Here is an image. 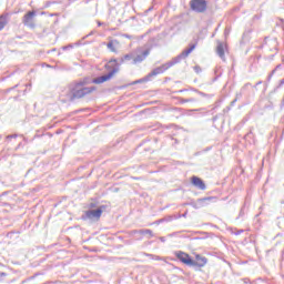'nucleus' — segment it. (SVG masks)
<instances>
[{
  "instance_id": "1",
  "label": "nucleus",
  "mask_w": 284,
  "mask_h": 284,
  "mask_svg": "<svg viewBox=\"0 0 284 284\" xmlns=\"http://www.w3.org/2000/svg\"><path fill=\"white\" fill-rule=\"evenodd\" d=\"M195 48H196V44H190V48L182 51L178 57L173 58L171 61L162 64L161 67L153 69L148 75L135 81L134 83H145L148 81H152L153 77H159V74H163V72H165L166 70H170L172 65H176V63H181L183 59H187V57H190V54L194 52Z\"/></svg>"
},
{
  "instance_id": "2",
  "label": "nucleus",
  "mask_w": 284,
  "mask_h": 284,
  "mask_svg": "<svg viewBox=\"0 0 284 284\" xmlns=\"http://www.w3.org/2000/svg\"><path fill=\"white\" fill-rule=\"evenodd\" d=\"M69 90L72 94V99H83V97H88V94L95 92L97 87H84L79 84V82H72L69 85Z\"/></svg>"
},
{
  "instance_id": "3",
  "label": "nucleus",
  "mask_w": 284,
  "mask_h": 284,
  "mask_svg": "<svg viewBox=\"0 0 284 284\" xmlns=\"http://www.w3.org/2000/svg\"><path fill=\"white\" fill-rule=\"evenodd\" d=\"M114 72H109L102 77H98V78H83L82 80H78L75 82H78L80 85H83L85 88V85H90L92 83H94L95 85H101V83H105V81H110V79H112V77H114Z\"/></svg>"
},
{
  "instance_id": "4",
  "label": "nucleus",
  "mask_w": 284,
  "mask_h": 284,
  "mask_svg": "<svg viewBox=\"0 0 284 284\" xmlns=\"http://www.w3.org/2000/svg\"><path fill=\"white\" fill-rule=\"evenodd\" d=\"M190 9L193 12H197L199 14H202L207 10V0H191Z\"/></svg>"
},
{
  "instance_id": "5",
  "label": "nucleus",
  "mask_w": 284,
  "mask_h": 284,
  "mask_svg": "<svg viewBox=\"0 0 284 284\" xmlns=\"http://www.w3.org/2000/svg\"><path fill=\"white\" fill-rule=\"evenodd\" d=\"M103 207L105 206L87 211L84 215H82V221H99L101 219V214H103Z\"/></svg>"
},
{
  "instance_id": "6",
  "label": "nucleus",
  "mask_w": 284,
  "mask_h": 284,
  "mask_svg": "<svg viewBox=\"0 0 284 284\" xmlns=\"http://www.w3.org/2000/svg\"><path fill=\"white\" fill-rule=\"evenodd\" d=\"M34 17H37V11L32 10L27 12L22 18V23L30 30H34L37 28V23L34 22Z\"/></svg>"
},
{
  "instance_id": "7",
  "label": "nucleus",
  "mask_w": 284,
  "mask_h": 284,
  "mask_svg": "<svg viewBox=\"0 0 284 284\" xmlns=\"http://www.w3.org/2000/svg\"><path fill=\"white\" fill-rule=\"evenodd\" d=\"M174 255L176 256L180 263L187 265V267H192V265H194V260L190 256V254L183 251H176Z\"/></svg>"
},
{
  "instance_id": "8",
  "label": "nucleus",
  "mask_w": 284,
  "mask_h": 284,
  "mask_svg": "<svg viewBox=\"0 0 284 284\" xmlns=\"http://www.w3.org/2000/svg\"><path fill=\"white\" fill-rule=\"evenodd\" d=\"M205 265H207V257L197 254L195 255V260H193L191 267H205Z\"/></svg>"
},
{
  "instance_id": "9",
  "label": "nucleus",
  "mask_w": 284,
  "mask_h": 284,
  "mask_svg": "<svg viewBox=\"0 0 284 284\" xmlns=\"http://www.w3.org/2000/svg\"><path fill=\"white\" fill-rule=\"evenodd\" d=\"M120 63L116 59H111L106 64H105V68L106 70H111L109 72H114L113 73V77L114 74H116V72H119V68H120Z\"/></svg>"
},
{
  "instance_id": "10",
  "label": "nucleus",
  "mask_w": 284,
  "mask_h": 284,
  "mask_svg": "<svg viewBox=\"0 0 284 284\" xmlns=\"http://www.w3.org/2000/svg\"><path fill=\"white\" fill-rule=\"evenodd\" d=\"M148 57H150L149 49L144 50L142 52V54H138L135 58H133L132 65H136V63H143V61H145V59H148Z\"/></svg>"
},
{
  "instance_id": "11",
  "label": "nucleus",
  "mask_w": 284,
  "mask_h": 284,
  "mask_svg": "<svg viewBox=\"0 0 284 284\" xmlns=\"http://www.w3.org/2000/svg\"><path fill=\"white\" fill-rule=\"evenodd\" d=\"M106 48L108 50H110V52H113L114 54H118L119 53V40L116 39H113V40H110L108 43H106Z\"/></svg>"
},
{
  "instance_id": "12",
  "label": "nucleus",
  "mask_w": 284,
  "mask_h": 284,
  "mask_svg": "<svg viewBox=\"0 0 284 284\" xmlns=\"http://www.w3.org/2000/svg\"><path fill=\"white\" fill-rule=\"evenodd\" d=\"M225 48H227V45L223 42H217L216 54L222 59V61H225Z\"/></svg>"
},
{
  "instance_id": "13",
  "label": "nucleus",
  "mask_w": 284,
  "mask_h": 284,
  "mask_svg": "<svg viewBox=\"0 0 284 284\" xmlns=\"http://www.w3.org/2000/svg\"><path fill=\"white\" fill-rule=\"evenodd\" d=\"M192 185H194V187H197V190H206L207 187L205 186V182H203L199 176L192 178Z\"/></svg>"
},
{
  "instance_id": "14",
  "label": "nucleus",
  "mask_w": 284,
  "mask_h": 284,
  "mask_svg": "<svg viewBox=\"0 0 284 284\" xmlns=\"http://www.w3.org/2000/svg\"><path fill=\"white\" fill-rule=\"evenodd\" d=\"M132 234H141L142 236H148V239H153L154 232L150 229H142V230H134L132 231Z\"/></svg>"
},
{
  "instance_id": "15",
  "label": "nucleus",
  "mask_w": 284,
  "mask_h": 284,
  "mask_svg": "<svg viewBox=\"0 0 284 284\" xmlns=\"http://www.w3.org/2000/svg\"><path fill=\"white\" fill-rule=\"evenodd\" d=\"M179 101L180 103H196V98H189V99H185V98H179Z\"/></svg>"
},
{
  "instance_id": "16",
  "label": "nucleus",
  "mask_w": 284,
  "mask_h": 284,
  "mask_svg": "<svg viewBox=\"0 0 284 284\" xmlns=\"http://www.w3.org/2000/svg\"><path fill=\"white\" fill-rule=\"evenodd\" d=\"M8 24V18L6 16H0V30H3Z\"/></svg>"
},
{
  "instance_id": "17",
  "label": "nucleus",
  "mask_w": 284,
  "mask_h": 284,
  "mask_svg": "<svg viewBox=\"0 0 284 284\" xmlns=\"http://www.w3.org/2000/svg\"><path fill=\"white\" fill-rule=\"evenodd\" d=\"M193 92H196L197 94H200V97H203L204 99H212V94H207V93H205V92H203V91H199V90H196V89H191Z\"/></svg>"
},
{
  "instance_id": "18",
  "label": "nucleus",
  "mask_w": 284,
  "mask_h": 284,
  "mask_svg": "<svg viewBox=\"0 0 284 284\" xmlns=\"http://www.w3.org/2000/svg\"><path fill=\"white\" fill-rule=\"evenodd\" d=\"M133 55L132 53L125 54L122 59H121V63H123L124 61H132Z\"/></svg>"
},
{
  "instance_id": "19",
  "label": "nucleus",
  "mask_w": 284,
  "mask_h": 284,
  "mask_svg": "<svg viewBox=\"0 0 284 284\" xmlns=\"http://www.w3.org/2000/svg\"><path fill=\"white\" fill-rule=\"evenodd\" d=\"M283 87H284V79L280 80L278 85L274 88V92H276L277 90H281V88Z\"/></svg>"
},
{
  "instance_id": "20",
  "label": "nucleus",
  "mask_w": 284,
  "mask_h": 284,
  "mask_svg": "<svg viewBox=\"0 0 284 284\" xmlns=\"http://www.w3.org/2000/svg\"><path fill=\"white\" fill-rule=\"evenodd\" d=\"M146 256H149V258H153V261H161L159 255L146 254Z\"/></svg>"
},
{
  "instance_id": "21",
  "label": "nucleus",
  "mask_w": 284,
  "mask_h": 284,
  "mask_svg": "<svg viewBox=\"0 0 284 284\" xmlns=\"http://www.w3.org/2000/svg\"><path fill=\"white\" fill-rule=\"evenodd\" d=\"M72 48H74V45L73 44H68V45H64V47H62V50H72Z\"/></svg>"
},
{
  "instance_id": "22",
  "label": "nucleus",
  "mask_w": 284,
  "mask_h": 284,
  "mask_svg": "<svg viewBox=\"0 0 284 284\" xmlns=\"http://www.w3.org/2000/svg\"><path fill=\"white\" fill-rule=\"evenodd\" d=\"M18 136H19V134L14 133V134H11V135H7L6 139L7 140L17 139Z\"/></svg>"
},
{
  "instance_id": "23",
  "label": "nucleus",
  "mask_w": 284,
  "mask_h": 284,
  "mask_svg": "<svg viewBox=\"0 0 284 284\" xmlns=\"http://www.w3.org/2000/svg\"><path fill=\"white\" fill-rule=\"evenodd\" d=\"M204 201H212V197L199 199V200H197V203H203Z\"/></svg>"
},
{
  "instance_id": "24",
  "label": "nucleus",
  "mask_w": 284,
  "mask_h": 284,
  "mask_svg": "<svg viewBox=\"0 0 284 284\" xmlns=\"http://www.w3.org/2000/svg\"><path fill=\"white\" fill-rule=\"evenodd\" d=\"M194 70H195V72H196V74H201V72H202V69H201V67H199V65H195V67H194Z\"/></svg>"
},
{
  "instance_id": "25",
  "label": "nucleus",
  "mask_w": 284,
  "mask_h": 284,
  "mask_svg": "<svg viewBox=\"0 0 284 284\" xmlns=\"http://www.w3.org/2000/svg\"><path fill=\"white\" fill-rule=\"evenodd\" d=\"M275 73H276V70H273V71L271 72V74H268L267 81H272V77H274Z\"/></svg>"
},
{
  "instance_id": "26",
  "label": "nucleus",
  "mask_w": 284,
  "mask_h": 284,
  "mask_svg": "<svg viewBox=\"0 0 284 284\" xmlns=\"http://www.w3.org/2000/svg\"><path fill=\"white\" fill-rule=\"evenodd\" d=\"M161 223H165V219H160L154 222L155 225H161Z\"/></svg>"
},
{
  "instance_id": "27",
  "label": "nucleus",
  "mask_w": 284,
  "mask_h": 284,
  "mask_svg": "<svg viewBox=\"0 0 284 284\" xmlns=\"http://www.w3.org/2000/svg\"><path fill=\"white\" fill-rule=\"evenodd\" d=\"M6 276H8L7 273L0 272V281H3V278H6Z\"/></svg>"
},
{
  "instance_id": "28",
  "label": "nucleus",
  "mask_w": 284,
  "mask_h": 284,
  "mask_svg": "<svg viewBox=\"0 0 284 284\" xmlns=\"http://www.w3.org/2000/svg\"><path fill=\"white\" fill-rule=\"evenodd\" d=\"M241 216H245L244 207H242V209H241V211H240V215H239V219H241Z\"/></svg>"
},
{
  "instance_id": "29",
  "label": "nucleus",
  "mask_w": 284,
  "mask_h": 284,
  "mask_svg": "<svg viewBox=\"0 0 284 284\" xmlns=\"http://www.w3.org/2000/svg\"><path fill=\"white\" fill-rule=\"evenodd\" d=\"M224 36H225V37H230V28H226V29L224 30Z\"/></svg>"
},
{
  "instance_id": "30",
  "label": "nucleus",
  "mask_w": 284,
  "mask_h": 284,
  "mask_svg": "<svg viewBox=\"0 0 284 284\" xmlns=\"http://www.w3.org/2000/svg\"><path fill=\"white\" fill-rule=\"evenodd\" d=\"M191 205H192V207H194L195 210H197V207H199L195 202H191Z\"/></svg>"
},
{
  "instance_id": "31",
  "label": "nucleus",
  "mask_w": 284,
  "mask_h": 284,
  "mask_svg": "<svg viewBox=\"0 0 284 284\" xmlns=\"http://www.w3.org/2000/svg\"><path fill=\"white\" fill-rule=\"evenodd\" d=\"M186 91H187L186 89H182V90H179L176 92H178V94H181V92H186Z\"/></svg>"
},
{
  "instance_id": "32",
  "label": "nucleus",
  "mask_w": 284,
  "mask_h": 284,
  "mask_svg": "<svg viewBox=\"0 0 284 284\" xmlns=\"http://www.w3.org/2000/svg\"><path fill=\"white\" fill-rule=\"evenodd\" d=\"M280 68H281V64H277L276 68L274 69L275 72H276V70H278Z\"/></svg>"
},
{
  "instance_id": "33",
  "label": "nucleus",
  "mask_w": 284,
  "mask_h": 284,
  "mask_svg": "<svg viewBox=\"0 0 284 284\" xmlns=\"http://www.w3.org/2000/svg\"><path fill=\"white\" fill-rule=\"evenodd\" d=\"M160 241H162V243H165V237H160Z\"/></svg>"
},
{
  "instance_id": "34",
  "label": "nucleus",
  "mask_w": 284,
  "mask_h": 284,
  "mask_svg": "<svg viewBox=\"0 0 284 284\" xmlns=\"http://www.w3.org/2000/svg\"><path fill=\"white\" fill-rule=\"evenodd\" d=\"M239 234H243V230H240V231L236 233V235H239Z\"/></svg>"
},
{
  "instance_id": "35",
  "label": "nucleus",
  "mask_w": 284,
  "mask_h": 284,
  "mask_svg": "<svg viewBox=\"0 0 284 284\" xmlns=\"http://www.w3.org/2000/svg\"><path fill=\"white\" fill-rule=\"evenodd\" d=\"M244 283H245V284L250 283V280L244 278Z\"/></svg>"
},
{
  "instance_id": "36",
  "label": "nucleus",
  "mask_w": 284,
  "mask_h": 284,
  "mask_svg": "<svg viewBox=\"0 0 284 284\" xmlns=\"http://www.w3.org/2000/svg\"><path fill=\"white\" fill-rule=\"evenodd\" d=\"M261 83H263V81H258V82L256 83V85H261Z\"/></svg>"
},
{
  "instance_id": "37",
  "label": "nucleus",
  "mask_w": 284,
  "mask_h": 284,
  "mask_svg": "<svg viewBox=\"0 0 284 284\" xmlns=\"http://www.w3.org/2000/svg\"><path fill=\"white\" fill-rule=\"evenodd\" d=\"M90 1H92V0H87L85 3H90Z\"/></svg>"
},
{
  "instance_id": "38",
  "label": "nucleus",
  "mask_w": 284,
  "mask_h": 284,
  "mask_svg": "<svg viewBox=\"0 0 284 284\" xmlns=\"http://www.w3.org/2000/svg\"><path fill=\"white\" fill-rule=\"evenodd\" d=\"M98 26H103V23H101V22H98Z\"/></svg>"
},
{
  "instance_id": "39",
  "label": "nucleus",
  "mask_w": 284,
  "mask_h": 284,
  "mask_svg": "<svg viewBox=\"0 0 284 284\" xmlns=\"http://www.w3.org/2000/svg\"><path fill=\"white\" fill-rule=\"evenodd\" d=\"M126 39H130V36L125 34Z\"/></svg>"
},
{
  "instance_id": "40",
  "label": "nucleus",
  "mask_w": 284,
  "mask_h": 284,
  "mask_svg": "<svg viewBox=\"0 0 284 284\" xmlns=\"http://www.w3.org/2000/svg\"><path fill=\"white\" fill-rule=\"evenodd\" d=\"M247 136H250V133L245 135V139H247Z\"/></svg>"
},
{
  "instance_id": "41",
  "label": "nucleus",
  "mask_w": 284,
  "mask_h": 284,
  "mask_svg": "<svg viewBox=\"0 0 284 284\" xmlns=\"http://www.w3.org/2000/svg\"><path fill=\"white\" fill-rule=\"evenodd\" d=\"M232 103H233V104L236 103V100H234Z\"/></svg>"
},
{
  "instance_id": "42",
  "label": "nucleus",
  "mask_w": 284,
  "mask_h": 284,
  "mask_svg": "<svg viewBox=\"0 0 284 284\" xmlns=\"http://www.w3.org/2000/svg\"><path fill=\"white\" fill-rule=\"evenodd\" d=\"M213 121H216V116H215V118H213Z\"/></svg>"
},
{
  "instance_id": "43",
  "label": "nucleus",
  "mask_w": 284,
  "mask_h": 284,
  "mask_svg": "<svg viewBox=\"0 0 284 284\" xmlns=\"http://www.w3.org/2000/svg\"><path fill=\"white\" fill-rule=\"evenodd\" d=\"M18 148H21V143H19Z\"/></svg>"
},
{
  "instance_id": "44",
  "label": "nucleus",
  "mask_w": 284,
  "mask_h": 284,
  "mask_svg": "<svg viewBox=\"0 0 284 284\" xmlns=\"http://www.w3.org/2000/svg\"><path fill=\"white\" fill-rule=\"evenodd\" d=\"M28 85H31V84H27V88H28Z\"/></svg>"
}]
</instances>
